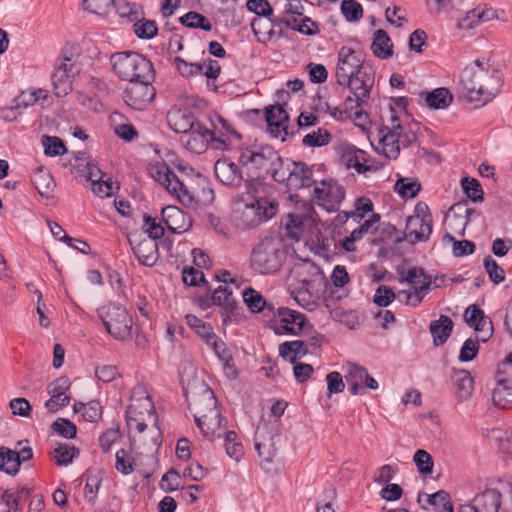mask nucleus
<instances>
[{
  "mask_svg": "<svg viewBox=\"0 0 512 512\" xmlns=\"http://www.w3.org/2000/svg\"><path fill=\"white\" fill-rule=\"evenodd\" d=\"M152 175L181 204L187 207H193L197 204L193 192L188 189L184 181L180 180L167 165L156 167Z\"/></svg>",
  "mask_w": 512,
  "mask_h": 512,
  "instance_id": "nucleus-10",
  "label": "nucleus"
},
{
  "mask_svg": "<svg viewBox=\"0 0 512 512\" xmlns=\"http://www.w3.org/2000/svg\"><path fill=\"white\" fill-rule=\"evenodd\" d=\"M243 299L247 307L253 313L264 311L265 308L272 309V305L268 304L264 297L253 288L248 287L243 291Z\"/></svg>",
  "mask_w": 512,
  "mask_h": 512,
  "instance_id": "nucleus-39",
  "label": "nucleus"
},
{
  "mask_svg": "<svg viewBox=\"0 0 512 512\" xmlns=\"http://www.w3.org/2000/svg\"><path fill=\"white\" fill-rule=\"evenodd\" d=\"M153 80L139 79L131 81L124 91L125 103L135 110H145L153 101L156 91Z\"/></svg>",
  "mask_w": 512,
  "mask_h": 512,
  "instance_id": "nucleus-13",
  "label": "nucleus"
},
{
  "mask_svg": "<svg viewBox=\"0 0 512 512\" xmlns=\"http://www.w3.org/2000/svg\"><path fill=\"white\" fill-rule=\"evenodd\" d=\"M420 97L424 99L426 105L432 109H445L453 100V95L447 88H436L431 92H422Z\"/></svg>",
  "mask_w": 512,
  "mask_h": 512,
  "instance_id": "nucleus-33",
  "label": "nucleus"
},
{
  "mask_svg": "<svg viewBox=\"0 0 512 512\" xmlns=\"http://www.w3.org/2000/svg\"><path fill=\"white\" fill-rule=\"evenodd\" d=\"M345 380L352 395H362L365 389H378V382L368 374L367 369L354 363L347 364Z\"/></svg>",
  "mask_w": 512,
  "mask_h": 512,
  "instance_id": "nucleus-17",
  "label": "nucleus"
},
{
  "mask_svg": "<svg viewBox=\"0 0 512 512\" xmlns=\"http://www.w3.org/2000/svg\"><path fill=\"white\" fill-rule=\"evenodd\" d=\"M33 182L39 194L43 197H49L55 186L54 180L50 173L39 169L35 174Z\"/></svg>",
  "mask_w": 512,
  "mask_h": 512,
  "instance_id": "nucleus-47",
  "label": "nucleus"
},
{
  "mask_svg": "<svg viewBox=\"0 0 512 512\" xmlns=\"http://www.w3.org/2000/svg\"><path fill=\"white\" fill-rule=\"evenodd\" d=\"M451 378L456 387L457 396L460 400L468 399L474 389V381L469 371L465 369H453Z\"/></svg>",
  "mask_w": 512,
  "mask_h": 512,
  "instance_id": "nucleus-30",
  "label": "nucleus"
},
{
  "mask_svg": "<svg viewBox=\"0 0 512 512\" xmlns=\"http://www.w3.org/2000/svg\"><path fill=\"white\" fill-rule=\"evenodd\" d=\"M278 204L266 198L253 197L246 202L241 196L234 202L233 220L240 229H251L272 218L277 212Z\"/></svg>",
  "mask_w": 512,
  "mask_h": 512,
  "instance_id": "nucleus-5",
  "label": "nucleus"
},
{
  "mask_svg": "<svg viewBox=\"0 0 512 512\" xmlns=\"http://www.w3.org/2000/svg\"><path fill=\"white\" fill-rule=\"evenodd\" d=\"M493 17V11L489 10H480L479 8L472 9L468 11L464 17L460 18L457 21V26L460 29H472L475 26L479 25L481 22H485L490 20Z\"/></svg>",
  "mask_w": 512,
  "mask_h": 512,
  "instance_id": "nucleus-35",
  "label": "nucleus"
},
{
  "mask_svg": "<svg viewBox=\"0 0 512 512\" xmlns=\"http://www.w3.org/2000/svg\"><path fill=\"white\" fill-rule=\"evenodd\" d=\"M213 126L216 137H221L226 140V149L228 145L232 144V139L241 140V135L234 130L231 125L221 116H216V120L213 121Z\"/></svg>",
  "mask_w": 512,
  "mask_h": 512,
  "instance_id": "nucleus-40",
  "label": "nucleus"
},
{
  "mask_svg": "<svg viewBox=\"0 0 512 512\" xmlns=\"http://www.w3.org/2000/svg\"><path fill=\"white\" fill-rule=\"evenodd\" d=\"M83 417L86 421L96 423L102 418V406L98 400H92L86 403Z\"/></svg>",
  "mask_w": 512,
  "mask_h": 512,
  "instance_id": "nucleus-63",
  "label": "nucleus"
},
{
  "mask_svg": "<svg viewBox=\"0 0 512 512\" xmlns=\"http://www.w3.org/2000/svg\"><path fill=\"white\" fill-rule=\"evenodd\" d=\"M395 298L394 291L385 285H381L377 288L373 301L380 307H387Z\"/></svg>",
  "mask_w": 512,
  "mask_h": 512,
  "instance_id": "nucleus-61",
  "label": "nucleus"
},
{
  "mask_svg": "<svg viewBox=\"0 0 512 512\" xmlns=\"http://www.w3.org/2000/svg\"><path fill=\"white\" fill-rule=\"evenodd\" d=\"M466 196L473 202H482L484 193L481 184L475 178L465 177L461 180Z\"/></svg>",
  "mask_w": 512,
  "mask_h": 512,
  "instance_id": "nucleus-48",
  "label": "nucleus"
},
{
  "mask_svg": "<svg viewBox=\"0 0 512 512\" xmlns=\"http://www.w3.org/2000/svg\"><path fill=\"white\" fill-rule=\"evenodd\" d=\"M478 350V341H474L471 338L465 340L460 349L459 360L461 362L472 361L477 356Z\"/></svg>",
  "mask_w": 512,
  "mask_h": 512,
  "instance_id": "nucleus-64",
  "label": "nucleus"
},
{
  "mask_svg": "<svg viewBox=\"0 0 512 512\" xmlns=\"http://www.w3.org/2000/svg\"><path fill=\"white\" fill-rule=\"evenodd\" d=\"M427 503L437 512H453L450 495L444 490H439L436 493L427 495Z\"/></svg>",
  "mask_w": 512,
  "mask_h": 512,
  "instance_id": "nucleus-45",
  "label": "nucleus"
},
{
  "mask_svg": "<svg viewBox=\"0 0 512 512\" xmlns=\"http://www.w3.org/2000/svg\"><path fill=\"white\" fill-rule=\"evenodd\" d=\"M182 279L183 282L189 286H198L200 282H202L205 286L208 285L204 278L203 272L194 267L185 268L182 273Z\"/></svg>",
  "mask_w": 512,
  "mask_h": 512,
  "instance_id": "nucleus-62",
  "label": "nucleus"
},
{
  "mask_svg": "<svg viewBox=\"0 0 512 512\" xmlns=\"http://www.w3.org/2000/svg\"><path fill=\"white\" fill-rule=\"evenodd\" d=\"M405 280L412 286L413 292L400 291L398 297L401 300L404 297L406 304L416 307L430 291L432 277L427 275L423 268L413 267L408 270Z\"/></svg>",
  "mask_w": 512,
  "mask_h": 512,
  "instance_id": "nucleus-12",
  "label": "nucleus"
},
{
  "mask_svg": "<svg viewBox=\"0 0 512 512\" xmlns=\"http://www.w3.org/2000/svg\"><path fill=\"white\" fill-rule=\"evenodd\" d=\"M161 214L167 229L171 233H183L191 226V222L186 219L185 213L176 206L169 205L162 208Z\"/></svg>",
  "mask_w": 512,
  "mask_h": 512,
  "instance_id": "nucleus-26",
  "label": "nucleus"
},
{
  "mask_svg": "<svg viewBox=\"0 0 512 512\" xmlns=\"http://www.w3.org/2000/svg\"><path fill=\"white\" fill-rule=\"evenodd\" d=\"M460 81L468 101L481 107L500 92L503 74L489 59L482 58L463 69Z\"/></svg>",
  "mask_w": 512,
  "mask_h": 512,
  "instance_id": "nucleus-1",
  "label": "nucleus"
},
{
  "mask_svg": "<svg viewBox=\"0 0 512 512\" xmlns=\"http://www.w3.org/2000/svg\"><path fill=\"white\" fill-rule=\"evenodd\" d=\"M69 62L70 59L65 58L64 61L55 68L52 74L54 94L57 97L66 96L72 91L71 71L73 65Z\"/></svg>",
  "mask_w": 512,
  "mask_h": 512,
  "instance_id": "nucleus-25",
  "label": "nucleus"
},
{
  "mask_svg": "<svg viewBox=\"0 0 512 512\" xmlns=\"http://www.w3.org/2000/svg\"><path fill=\"white\" fill-rule=\"evenodd\" d=\"M246 7L259 17L269 18L273 14V8L267 0H248Z\"/></svg>",
  "mask_w": 512,
  "mask_h": 512,
  "instance_id": "nucleus-59",
  "label": "nucleus"
},
{
  "mask_svg": "<svg viewBox=\"0 0 512 512\" xmlns=\"http://www.w3.org/2000/svg\"><path fill=\"white\" fill-rule=\"evenodd\" d=\"M399 130H402L400 119L394 114L391 116V127H383L380 130V144L383 153L389 159H397L400 154Z\"/></svg>",
  "mask_w": 512,
  "mask_h": 512,
  "instance_id": "nucleus-21",
  "label": "nucleus"
},
{
  "mask_svg": "<svg viewBox=\"0 0 512 512\" xmlns=\"http://www.w3.org/2000/svg\"><path fill=\"white\" fill-rule=\"evenodd\" d=\"M332 139L331 134L322 128L317 131H313L304 136L302 142L308 147H321L330 143Z\"/></svg>",
  "mask_w": 512,
  "mask_h": 512,
  "instance_id": "nucleus-50",
  "label": "nucleus"
},
{
  "mask_svg": "<svg viewBox=\"0 0 512 512\" xmlns=\"http://www.w3.org/2000/svg\"><path fill=\"white\" fill-rule=\"evenodd\" d=\"M288 120L289 115L282 105L275 104L265 108L267 129L274 138L285 140L288 135Z\"/></svg>",
  "mask_w": 512,
  "mask_h": 512,
  "instance_id": "nucleus-19",
  "label": "nucleus"
},
{
  "mask_svg": "<svg viewBox=\"0 0 512 512\" xmlns=\"http://www.w3.org/2000/svg\"><path fill=\"white\" fill-rule=\"evenodd\" d=\"M79 456V449L69 444H59L53 450V459L57 466H67Z\"/></svg>",
  "mask_w": 512,
  "mask_h": 512,
  "instance_id": "nucleus-38",
  "label": "nucleus"
},
{
  "mask_svg": "<svg viewBox=\"0 0 512 512\" xmlns=\"http://www.w3.org/2000/svg\"><path fill=\"white\" fill-rule=\"evenodd\" d=\"M179 21L182 25L188 28L202 29L204 31L212 30V24L209 19L195 11H189L185 15L181 16Z\"/></svg>",
  "mask_w": 512,
  "mask_h": 512,
  "instance_id": "nucleus-41",
  "label": "nucleus"
},
{
  "mask_svg": "<svg viewBox=\"0 0 512 512\" xmlns=\"http://www.w3.org/2000/svg\"><path fill=\"white\" fill-rule=\"evenodd\" d=\"M421 185L417 180L402 177L395 183L394 190L403 198H414L420 191Z\"/></svg>",
  "mask_w": 512,
  "mask_h": 512,
  "instance_id": "nucleus-43",
  "label": "nucleus"
},
{
  "mask_svg": "<svg viewBox=\"0 0 512 512\" xmlns=\"http://www.w3.org/2000/svg\"><path fill=\"white\" fill-rule=\"evenodd\" d=\"M364 59L360 52L350 47L343 46L338 52V62L336 66V83L343 84L346 79L352 77L362 69Z\"/></svg>",
  "mask_w": 512,
  "mask_h": 512,
  "instance_id": "nucleus-14",
  "label": "nucleus"
},
{
  "mask_svg": "<svg viewBox=\"0 0 512 512\" xmlns=\"http://www.w3.org/2000/svg\"><path fill=\"white\" fill-rule=\"evenodd\" d=\"M115 468L123 475H128L134 471V459L125 449H120L115 455Z\"/></svg>",
  "mask_w": 512,
  "mask_h": 512,
  "instance_id": "nucleus-54",
  "label": "nucleus"
},
{
  "mask_svg": "<svg viewBox=\"0 0 512 512\" xmlns=\"http://www.w3.org/2000/svg\"><path fill=\"white\" fill-rule=\"evenodd\" d=\"M207 306L218 305L222 307V321L224 325H227L231 321V316L236 308V300L232 296V290L226 286L220 285L217 287L207 298Z\"/></svg>",
  "mask_w": 512,
  "mask_h": 512,
  "instance_id": "nucleus-23",
  "label": "nucleus"
},
{
  "mask_svg": "<svg viewBox=\"0 0 512 512\" xmlns=\"http://www.w3.org/2000/svg\"><path fill=\"white\" fill-rule=\"evenodd\" d=\"M159 487L164 492H173L182 487L180 474L173 468L168 470L161 478Z\"/></svg>",
  "mask_w": 512,
  "mask_h": 512,
  "instance_id": "nucleus-51",
  "label": "nucleus"
},
{
  "mask_svg": "<svg viewBox=\"0 0 512 512\" xmlns=\"http://www.w3.org/2000/svg\"><path fill=\"white\" fill-rule=\"evenodd\" d=\"M144 229L149 239L156 241L164 235V227L161 223L157 222L156 218L149 215L144 216Z\"/></svg>",
  "mask_w": 512,
  "mask_h": 512,
  "instance_id": "nucleus-58",
  "label": "nucleus"
},
{
  "mask_svg": "<svg viewBox=\"0 0 512 512\" xmlns=\"http://www.w3.org/2000/svg\"><path fill=\"white\" fill-rule=\"evenodd\" d=\"M277 316L279 317L280 326L277 327V333L298 335L304 331L306 327L312 328V325L307 321L304 314L292 310L287 307H279L277 309Z\"/></svg>",
  "mask_w": 512,
  "mask_h": 512,
  "instance_id": "nucleus-18",
  "label": "nucleus"
},
{
  "mask_svg": "<svg viewBox=\"0 0 512 512\" xmlns=\"http://www.w3.org/2000/svg\"><path fill=\"white\" fill-rule=\"evenodd\" d=\"M502 495L495 488H486L460 506L459 512H499Z\"/></svg>",
  "mask_w": 512,
  "mask_h": 512,
  "instance_id": "nucleus-15",
  "label": "nucleus"
},
{
  "mask_svg": "<svg viewBox=\"0 0 512 512\" xmlns=\"http://www.w3.org/2000/svg\"><path fill=\"white\" fill-rule=\"evenodd\" d=\"M224 442L227 455L230 458L239 461L244 455V449L236 432L227 431L224 436Z\"/></svg>",
  "mask_w": 512,
  "mask_h": 512,
  "instance_id": "nucleus-44",
  "label": "nucleus"
},
{
  "mask_svg": "<svg viewBox=\"0 0 512 512\" xmlns=\"http://www.w3.org/2000/svg\"><path fill=\"white\" fill-rule=\"evenodd\" d=\"M453 321L447 315H440L439 319L431 321L429 330L435 346L443 345L453 330Z\"/></svg>",
  "mask_w": 512,
  "mask_h": 512,
  "instance_id": "nucleus-28",
  "label": "nucleus"
},
{
  "mask_svg": "<svg viewBox=\"0 0 512 512\" xmlns=\"http://www.w3.org/2000/svg\"><path fill=\"white\" fill-rule=\"evenodd\" d=\"M42 145L47 156L55 157L66 153L67 149L63 141L57 136L44 135L42 137Z\"/></svg>",
  "mask_w": 512,
  "mask_h": 512,
  "instance_id": "nucleus-49",
  "label": "nucleus"
},
{
  "mask_svg": "<svg viewBox=\"0 0 512 512\" xmlns=\"http://www.w3.org/2000/svg\"><path fill=\"white\" fill-rule=\"evenodd\" d=\"M129 243L140 264L151 267L156 263L158 259V244L156 241L144 238L136 243L134 239L129 238Z\"/></svg>",
  "mask_w": 512,
  "mask_h": 512,
  "instance_id": "nucleus-24",
  "label": "nucleus"
},
{
  "mask_svg": "<svg viewBox=\"0 0 512 512\" xmlns=\"http://www.w3.org/2000/svg\"><path fill=\"white\" fill-rule=\"evenodd\" d=\"M483 265L491 282L499 284L505 280L504 269L491 256L484 258Z\"/></svg>",
  "mask_w": 512,
  "mask_h": 512,
  "instance_id": "nucleus-52",
  "label": "nucleus"
},
{
  "mask_svg": "<svg viewBox=\"0 0 512 512\" xmlns=\"http://www.w3.org/2000/svg\"><path fill=\"white\" fill-rule=\"evenodd\" d=\"M314 196L327 210H335L345 197L344 188L334 181H322L314 188Z\"/></svg>",
  "mask_w": 512,
  "mask_h": 512,
  "instance_id": "nucleus-22",
  "label": "nucleus"
},
{
  "mask_svg": "<svg viewBox=\"0 0 512 512\" xmlns=\"http://www.w3.org/2000/svg\"><path fill=\"white\" fill-rule=\"evenodd\" d=\"M286 259L285 244L279 237L266 236L252 249L250 268L260 275L277 273Z\"/></svg>",
  "mask_w": 512,
  "mask_h": 512,
  "instance_id": "nucleus-3",
  "label": "nucleus"
},
{
  "mask_svg": "<svg viewBox=\"0 0 512 512\" xmlns=\"http://www.w3.org/2000/svg\"><path fill=\"white\" fill-rule=\"evenodd\" d=\"M214 173L220 183L231 188H239L246 180L237 164L228 158H221L215 162Z\"/></svg>",
  "mask_w": 512,
  "mask_h": 512,
  "instance_id": "nucleus-20",
  "label": "nucleus"
},
{
  "mask_svg": "<svg viewBox=\"0 0 512 512\" xmlns=\"http://www.w3.org/2000/svg\"><path fill=\"white\" fill-rule=\"evenodd\" d=\"M168 123L172 130L176 133H190L200 125V122L193 120V115L190 112L177 110L168 114Z\"/></svg>",
  "mask_w": 512,
  "mask_h": 512,
  "instance_id": "nucleus-29",
  "label": "nucleus"
},
{
  "mask_svg": "<svg viewBox=\"0 0 512 512\" xmlns=\"http://www.w3.org/2000/svg\"><path fill=\"white\" fill-rule=\"evenodd\" d=\"M343 158L346 161L347 167H353L358 173H365L372 170V166L368 164L369 155L367 152L354 145L346 146Z\"/></svg>",
  "mask_w": 512,
  "mask_h": 512,
  "instance_id": "nucleus-27",
  "label": "nucleus"
},
{
  "mask_svg": "<svg viewBox=\"0 0 512 512\" xmlns=\"http://www.w3.org/2000/svg\"><path fill=\"white\" fill-rule=\"evenodd\" d=\"M20 465L17 451L7 447L0 448V471L9 475H16L19 472Z\"/></svg>",
  "mask_w": 512,
  "mask_h": 512,
  "instance_id": "nucleus-36",
  "label": "nucleus"
},
{
  "mask_svg": "<svg viewBox=\"0 0 512 512\" xmlns=\"http://www.w3.org/2000/svg\"><path fill=\"white\" fill-rule=\"evenodd\" d=\"M113 6L116 8L120 17L127 18L130 22L140 19L144 14L139 5L128 3L125 0H115Z\"/></svg>",
  "mask_w": 512,
  "mask_h": 512,
  "instance_id": "nucleus-42",
  "label": "nucleus"
},
{
  "mask_svg": "<svg viewBox=\"0 0 512 512\" xmlns=\"http://www.w3.org/2000/svg\"><path fill=\"white\" fill-rule=\"evenodd\" d=\"M51 429L66 439H73L77 434L76 425L66 418H58L52 423Z\"/></svg>",
  "mask_w": 512,
  "mask_h": 512,
  "instance_id": "nucleus-53",
  "label": "nucleus"
},
{
  "mask_svg": "<svg viewBox=\"0 0 512 512\" xmlns=\"http://www.w3.org/2000/svg\"><path fill=\"white\" fill-rule=\"evenodd\" d=\"M392 48L393 45L388 34L382 29L376 30L371 44L373 54L378 58L387 59L393 54Z\"/></svg>",
  "mask_w": 512,
  "mask_h": 512,
  "instance_id": "nucleus-34",
  "label": "nucleus"
},
{
  "mask_svg": "<svg viewBox=\"0 0 512 512\" xmlns=\"http://www.w3.org/2000/svg\"><path fill=\"white\" fill-rule=\"evenodd\" d=\"M133 22V29L138 38L152 39L157 35L158 28L155 21L146 20L142 16L140 19L134 20Z\"/></svg>",
  "mask_w": 512,
  "mask_h": 512,
  "instance_id": "nucleus-46",
  "label": "nucleus"
},
{
  "mask_svg": "<svg viewBox=\"0 0 512 512\" xmlns=\"http://www.w3.org/2000/svg\"><path fill=\"white\" fill-rule=\"evenodd\" d=\"M417 213L406 220L404 238L411 244L429 239L432 233V217L428 212V206L419 203L416 206Z\"/></svg>",
  "mask_w": 512,
  "mask_h": 512,
  "instance_id": "nucleus-11",
  "label": "nucleus"
},
{
  "mask_svg": "<svg viewBox=\"0 0 512 512\" xmlns=\"http://www.w3.org/2000/svg\"><path fill=\"white\" fill-rule=\"evenodd\" d=\"M413 460L420 473L425 475L432 473L433 459L427 451L422 449L417 450Z\"/></svg>",
  "mask_w": 512,
  "mask_h": 512,
  "instance_id": "nucleus-57",
  "label": "nucleus"
},
{
  "mask_svg": "<svg viewBox=\"0 0 512 512\" xmlns=\"http://www.w3.org/2000/svg\"><path fill=\"white\" fill-rule=\"evenodd\" d=\"M339 85L347 87L354 96V98L347 96L344 101L345 110L352 112L367 104L370 99L371 89L374 85V73L366 67Z\"/></svg>",
  "mask_w": 512,
  "mask_h": 512,
  "instance_id": "nucleus-9",
  "label": "nucleus"
},
{
  "mask_svg": "<svg viewBox=\"0 0 512 512\" xmlns=\"http://www.w3.org/2000/svg\"><path fill=\"white\" fill-rule=\"evenodd\" d=\"M341 11L349 22L358 21L363 15V8L355 0H344L341 4Z\"/></svg>",
  "mask_w": 512,
  "mask_h": 512,
  "instance_id": "nucleus-55",
  "label": "nucleus"
},
{
  "mask_svg": "<svg viewBox=\"0 0 512 512\" xmlns=\"http://www.w3.org/2000/svg\"><path fill=\"white\" fill-rule=\"evenodd\" d=\"M308 353L307 343L302 340L285 341L279 345V355L292 364Z\"/></svg>",
  "mask_w": 512,
  "mask_h": 512,
  "instance_id": "nucleus-32",
  "label": "nucleus"
},
{
  "mask_svg": "<svg viewBox=\"0 0 512 512\" xmlns=\"http://www.w3.org/2000/svg\"><path fill=\"white\" fill-rule=\"evenodd\" d=\"M254 447L259 457L267 462H271L276 455V448L273 443L267 445L259 440V429L256 431Z\"/></svg>",
  "mask_w": 512,
  "mask_h": 512,
  "instance_id": "nucleus-60",
  "label": "nucleus"
},
{
  "mask_svg": "<svg viewBox=\"0 0 512 512\" xmlns=\"http://www.w3.org/2000/svg\"><path fill=\"white\" fill-rule=\"evenodd\" d=\"M209 143L212 144L214 149H226V140L221 137H216L215 132L204 127L202 124L196 125V128L188 133L186 145L192 152H204Z\"/></svg>",
  "mask_w": 512,
  "mask_h": 512,
  "instance_id": "nucleus-16",
  "label": "nucleus"
},
{
  "mask_svg": "<svg viewBox=\"0 0 512 512\" xmlns=\"http://www.w3.org/2000/svg\"><path fill=\"white\" fill-rule=\"evenodd\" d=\"M82 4L84 9L91 13L105 15L113 7L115 0H83Z\"/></svg>",
  "mask_w": 512,
  "mask_h": 512,
  "instance_id": "nucleus-56",
  "label": "nucleus"
},
{
  "mask_svg": "<svg viewBox=\"0 0 512 512\" xmlns=\"http://www.w3.org/2000/svg\"><path fill=\"white\" fill-rule=\"evenodd\" d=\"M186 323L191 327L199 337L207 344L210 345L212 339L216 336L210 324L204 322L195 315H186Z\"/></svg>",
  "mask_w": 512,
  "mask_h": 512,
  "instance_id": "nucleus-37",
  "label": "nucleus"
},
{
  "mask_svg": "<svg viewBox=\"0 0 512 512\" xmlns=\"http://www.w3.org/2000/svg\"><path fill=\"white\" fill-rule=\"evenodd\" d=\"M194 420L201 433L212 440L221 437L220 429L225 419L218 408V401L210 388H205L195 399L193 408Z\"/></svg>",
  "mask_w": 512,
  "mask_h": 512,
  "instance_id": "nucleus-4",
  "label": "nucleus"
},
{
  "mask_svg": "<svg viewBox=\"0 0 512 512\" xmlns=\"http://www.w3.org/2000/svg\"><path fill=\"white\" fill-rule=\"evenodd\" d=\"M273 179L283 183L289 190H299L315 183L311 168L304 162L282 159V165L273 173Z\"/></svg>",
  "mask_w": 512,
  "mask_h": 512,
  "instance_id": "nucleus-8",
  "label": "nucleus"
},
{
  "mask_svg": "<svg viewBox=\"0 0 512 512\" xmlns=\"http://www.w3.org/2000/svg\"><path fill=\"white\" fill-rule=\"evenodd\" d=\"M110 61L113 71L122 80L129 82L139 79L154 80L155 72L151 61L138 52L115 53Z\"/></svg>",
  "mask_w": 512,
  "mask_h": 512,
  "instance_id": "nucleus-6",
  "label": "nucleus"
},
{
  "mask_svg": "<svg viewBox=\"0 0 512 512\" xmlns=\"http://www.w3.org/2000/svg\"><path fill=\"white\" fill-rule=\"evenodd\" d=\"M239 163L247 170L249 179L245 180L246 188L252 184L254 178H265L282 165V158L278 152L269 145L250 146L240 149Z\"/></svg>",
  "mask_w": 512,
  "mask_h": 512,
  "instance_id": "nucleus-2",
  "label": "nucleus"
},
{
  "mask_svg": "<svg viewBox=\"0 0 512 512\" xmlns=\"http://www.w3.org/2000/svg\"><path fill=\"white\" fill-rule=\"evenodd\" d=\"M105 330L118 341H125L132 334L133 319L120 303L109 302L97 309Z\"/></svg>",
  "mask_w": 512,
  "mask_h": 512,
  "instance_id": "nucleus-7",
  "label": "nucleus"
},
{
  "mask_svg": "<svg viewBox=\"0 0 512 512\" xmlns=\"http://www.w3.org/2000/svg\"><path fill=\"white\" fill-rule=\"evenodd\" d=\"M493 403L506 409L512 405V377L499 378L492 393Z\"/></svg>",
  "mask_w": 512,
  "mask_h": 512,
  "instance_id": "nucleus-31",
  "label": "nucleus"
}]
</instances>
